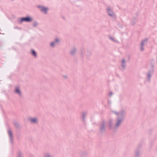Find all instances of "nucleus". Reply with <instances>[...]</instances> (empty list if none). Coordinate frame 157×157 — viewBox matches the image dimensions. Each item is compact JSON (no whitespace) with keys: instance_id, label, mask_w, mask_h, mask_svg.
I'll return each instance as SVG.
<instances>
[{"instance_id":"6ab92c4d","label":"nucleus","mask_w":157,"mask_h":157,"mask_svg":"<svg viewBox=\"0 0 157 157\" xmlns=\"http://www.w3.org/2000/svg\"><path fill=\"white\" fill-rule=\"evenodd\" d=\"M16 157H23V155L21 151H19L17 152Z\"/></svg>"},{"instance_id":"b1692460","label":"nucleus","mask_w":157,"mask_h":157,"mask_svg":"<svg viewBox=\"0 0 157 157\" xmlns=\"http://www.w3.org/2000/svg\"><path fill=\"white\" fill-rule=\"evenodd\" d=\"M44 157H53L50 153H46L44 155Z\"/></svg>"},{"instance_id":"2f4dec72","label":"nucleus","mask_w":157,"mask_h":157,"mask_svg":"<svg viewBox=\"0 0 157 157\" xmlns=\"http://www.w3.org/2000/svg\"><path fill=\"white\" fill-rule=\"evenodd\" d=\"M152 68H153V67H154V66H153V65L152 66Z\"/></svg>"},{"instance_id":"7c9ffc66","label":"nucleus","mask_w":157,"mask_h":157,"mask_svg":"<svg viewBox=\"0 0 157 157\" xmlns=\"http://www.w3.org/2000/svg\"><path fill=\"white\" fill-rule=\"evenodd\" d=\"M108 103L109 104H110V102L109 101H108Z\"/></svg>"},{"instance_id":"f8f14e48","label":"nucleus","mask_w":157,"mask_h":157,"mask_svg":"<svg viewBox=\"0 0 157 157\" xmlns=\"http://www.w3.org/2000/svg\"><path fill=\"white\" fill-rule=\"evenodd\" d=\"M14 92L18 95L20 97H22V93L18 87H16L14 88Z\"/></svg>"},{"instance_id":"473e14b6","label":"nucleus","mask_w":157,"mask_h":157,"mask_svg":"<svg viewBox=\"0 0 157 157\" xmlns=\"http://www.w3.org/2000/svg\"><path fill=\"white\" fill-rule=\"evenodd\" d=\"M12 1H14V0H11Z\"/></svg>"},{"instance_id":"5701e85b","label":"nucleus","mask_w":157,"mask_h":157,"mask_svg":"<svg viewBox=\"0 0 157 157\" xmlns=\"http://www.w3.org/2000/svg\"><path fill=\"white\" fill-rule=\"evenodd\" d=\"M91 55V52L90 51H87L86 52L85 56H89Z\"/></svg>"},{"instance_id":"c85d7f7f","label":"nucleus","mask_w":157,"mask_h":157,"mask_svg":"<svg viewBox=\"0 0 157 157\" xmlns=\"http://www.w3.org/2000/svg\"><path fill=\"white\" fill-rule=\"evenodd\" d=\"M63 78L65 79H66L67 78V75H63Z\"/></svg>"},{"instance_id":"dca6fc26","label":"nucleus","mask_w":157,"mask_h":157,"mask_svg":"<svg viewBox=\"0 0 157 157\" xmlns=\"http://www.w3.org/2000/svg\"><path fill=\"white\" fill-rule=\"evenodd\" d=\"M109 127L110 129H111L113 126V120L112 119H109Z\"/></svg>"},{"instance_id":"9d476101","label":"nucleus","mask_w":157,"mask_h":157,"mask_svg":"<svg viewBox=\"0 0 157 157\" xmlns=\"http://www.w3.org/2000/svg\"><path fill=\"white\" fill-rule=\"evenodd\" d=\"M7 132L9 135L10 141L11 143H13V134L11 130L10 129H8Z\"/></svg>"},{"instance_id":"2eb2a0df","label":"nucleus","mask_w":157,"mask_h":157,"mask_svg":"<svg viewBox=\"0 0 157 157\" xmlns=\"http://www.w3.org/2000/svg\"><path fill=\"white\" fill-rule=\"evenodd\" d=\"M86 51H87V50H85L83 48H81L80 55L82 57H83L85 56Z\"/></svg>"},{"instance_id":"393cba45","label":"nucleus","mask_w":157,"mask_h":157,"mask_svg":"<svg viewBox=\"0 0 157 157\" xmlns=\"http://www.w3.org/2000/svg\"><path fill=\"white\" fill-rule=\"evenodd\" d=\"M14 126L17 128H20V126L18 123L16 121L14 122Z\"/></svg>"},{"instance_id":"39448f33","label":"nucleus","mask_w":157,"mask_h":157,"mask_svg":"<svg viewBox=\"0 0 157 157\" xmlns=\"http://www.w3.org/2000/svg\"><path fill=\"white\" fill-rule=\"evenodd\" d=\"M60 41L58 38H56L55 40L50 44V46L52 48H54L56 45L60 43Z\"/></svg>"},{"instance_id":"1a4fd4ad","label":"nucleus","mask_w":157,"mask_h":157,"mask_svg":"<svg viewBox=\"0 0 157 157\" xmlns=\"http://www.w3.org/2000/svg\"><path fill=\"white\" fill-rule=\"evenodd\" d=\"M28 120L31 124H37L38 122V120L36 117L34 118L29 117L28 118Z\"/></svg>"},{"instance_id":"f257e3e1","label":"nucleus","mask_w":157,"mask_h":157,"mask_svg":"<svg viewBox=\"0 0 157 157\" xmlns=\"http://www.w3.org/2000/svg\"><path fill=\"white\" fill-rule=\"evenodd\" d=\"M124 120L123 118H121L120 117H117L116 120V123L114 127V129H118L121 126Z\"/></svg>"},{"instance_id":"0eeeda50","label":"nucleus","mask_w":157,"mask_h":157,"mask_svg":"<svg viewBox=\"0 0 157 157\" xmlns=\"http://www.w3.org/2000/svg\"><path fill=\"white\" fill-rule=\"evenodd\" d=\"M154 73V70L153 69L149 71L146 74V78L149 82L151 81V78Z\"/></svg>"},{"instance_id":"6e6552de","label":"nucleus","mask_w":157,"mask_h":157,"mask_svg":"<svg viewBox=\"0 0 157 157\" xmlns=\"http://www.w3.org/2000/svg\"><path fill=\"white\" fill-rule=\"evenodd\" d=\"M148 41L147 38H146L142 40L140 44V50L141 51H143L144 50V46L147 43Z\"/></svg>"},{"instance_id":"20e7f679","label":"nucleus","mask_w":157,"mask_h":157,"mask_svg":"<svg viewBox=\"0 0 157 157\" xmlns=\"http://www.w3.org/2000/svg\"><path fill=\"white\" fill-rule=\"evenodd\" d=\"M33 21V18L29 16H26L25 17H21V20L19 21V23L21 24L23 22H30Z\"/></svg>"},{"instance_id":"ddd939ff","label":"nucleus","mask_w":157,"mask_h":157,"mask_svg":"<svg viewBox=\"0 0 157 157\" xmlns=\"http://www.w3.org/2000/svg\"><path fill=\"white\" fill-rule=\"evenodd\" d=\"M77 50V48L75 47H73V48L71 49L70 52L69 53L70 55L72 56H75L76 54Z\"/></svg>"},{"instance_id":"4468645a","label":"nucleus","mask_w":157,"mask_h":157,"mask_svg":"<svg viewBox=\"0 0 157 157\" xmlns=\"http://www.w3.org/2000/svg\"><path fill=\"white\" fill-rule=\"evenodd\" d=\"M126 61L124 59H123L122 60L121 62V69L122 70H124L125 69L126 64L125 63Z\"/></svg>"},{"instance_id":"aec40b11","label":"nucleus","mask_w":157,"mask_h":157,"mask_svg":"<svg viewBox=\"0 0 157 157\" xmlns=\"http://www.w3.org/2000/svg\"><path fill=\"white\" fill-rule=\"evenodd\" d=\"M88 155V153L87 151H83L81 153V155L82 157H85Z\"/></svg>"},{"instance_id":"9b49d317","label":"nucleus","mask_w":157,"mask_h":157,"mask_svg":"<svg viewBox=\"0 0 157 157\" xmlns=\"http://www.w3.org/2000/svg\"><path fill=\"white\" fill-rule=\"evenodd\" d=\"M48 10L49 8L48 7L40 6V10L44 14H47Z\"/></svg>"},{"instance_id":"423d86ee","label":"nucleus","mask_w":157,"mask_h":157,"mask_svg":"<svg viewBox=\"0 0 157 157\" xmlns=\"http://www.w3.org/2000/svg\"><path fill=\"white\" fill-rule=\"evenodd\" d=\"M105 122L103 121L100 125L99 130L101 133L104 132L105 131Z\"/></svg>"},{"instance_id":"7ed1b4c3","label":"nucleus","mask_w":157,"mask_h":157,"mask_svg":"<svg viewBox=\"0 0 157 157\" xmlns=\"http://www.w3.org/2000/svg\"><path fill=\"white\" fill-rule=\"evenodd\" d=\"M106 13L108 15L111 17L115 19L116 16L115 13L113 11V9L110 6H108L106 8Z\"/></svg>"},{"instance_id":"a878e982","label":"nucleus","mask_w":157,"mask_h":157,"mask_svg":"<svg viewBox=\"0 0 157 157\" xmlns=\"http://www.w3.org/2000/svg\"><path fill=\"white\" fill-rule=\"evenodd\" d=\"M38 24V23L35 21H34L33 24V27H36Z\"/></svg>"},{"instance_id":"412c9836","label":"nucleus","mask_w":157,"mask_h":157,"mask_svg":"<svg viewBox=\"0 0 157 157\" xmlns=\"http://www.w3.org/2000/svg\"><path fill=\"white\" fill-rule=\"evenodd\" d=\"M140 156V151L139 150H137L135 152V157H139Z\"/></svg>"},{"instance_id":"c756f323","label":"nucleus","mask_w":157,"mask_h":157,"mask_svg":"<svg viewBox=\"0 0 157 157\" xmlns=\"http://www.w3.org/2000/svg\"><path fill=\"white\" fill-rule=\"evenodd\" d=\"M37 7L38 8H39V5H38L37 6Z\"/></svg>"},{"instance_id":"a211bd4d","label":"nucleus","mask_w":157,"mask_h":157,"mask_svg":"<svg viewBox=\"0 0 157 157\" xmlns=\"http://www.w3.org/2000/svg\"><path fill=\"white\" fill-rule=\"evenodd\" d=\"M87 113L86 112H83L82 113V116H81V118H82V120L83 121H85V117H86V116L87 115Z\"/></svg>"},{"instance_id":"bb28decb","label":"nucleus","mask_w":157,"mask_h":157,"mask_svg":"<svg viewBox=\"0 0 157 157\" xmlns=\"http://www.w3.org/2000/svg\"><path fill=\"white\" fill-rule=\"evenodd\" d=\"M109 39L114 41H115L116 40L114 38L111 37H110Z\"/></svg>"},{"instance_id":"cd10ccee","label":"nucleus","mask_w":157,"mask_h":157,"mask_svg":"<svg viewBox=\"0 0 157 157\" xmlns=\"http://www.w3.org/2000/svg\"><path fill=\"white\" fill-rule=\"evenodd\" d=\"M113 94V93L112 92H109V96H111Z\"/></svg>"},{"instance_id":"f03ea898","label":"nucleus","mask_w":157,"mask_h":157,"mask_svg":"<svg viewBox=\"0 0 157 157\" xmlns=\"http://www.w3.org/2000/svg\"><path fill=\"white\" fill-rule=\"evenodd\" d=\"M113 112L117 116V117H120L121 118H123V119H124L126 115V111L125 110L122 109L119 112L115 111Z\"/></svg>"},{"instance_id":"4be33fe9","label":"nucleus","mask_w":157,"mask_h":157,"mask_svg":"<svg viewBox=\"0 0 157 157\" xmlns=\"http://www.w3.org/2000/svg\"><path fill=\"white\" fill-rule=\"evenodd\" d=\"M136 18H133L131 21V23L132 25H134L136 23Z\"/></svg>"},{"instance_id":"f3484780","label":"nucleus","mask_w":157,"mask_h":157,"mask_svg":"<svg viewBox=\"0 0 157 157\" xmlns=\"http://www.w3.org/2000/svg\"><path fill=\"white\" fill-rule=\"evenodd\" d=\"M30 53L35 58L37 57V53L33 49H31Z\"/></svg>"}]
</instances>
